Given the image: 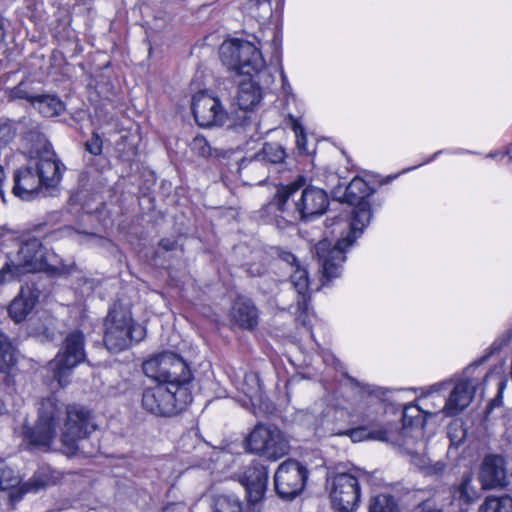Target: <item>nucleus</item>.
<instances>
[{
	"label": "nucleus",
	"mask_w": 512,
	"mask_h": 512,
	"mask_svg": "<svg viewBox=\"0 0 512 512\" xmlns=\"http://www.w3.org/2000/svg\"><path fill=\"white\" fill-rule=\"evenodd\" d=\"M220 58L229 70L247 76L239 83L237 103L240 109L236 127L245 129L252 116L250 110L262 100V79L270 78L261 51L251 42L240 39L225 41L220 47Z\"/></svg>",
	"instance_id": "obj_1"
},
{
	"label": "nucleus",
	"mask_w": 512,
	"mask_h": 512,
	"mask_svg": "<svg viewBox=\"0 0 512 512\" xmlns=\"http://www.w3.org/2000/svg\"><path fill=\"white\" fill-rule=\"evenodd\" d=\"M372 217L369 202L356 205L349 220L343 216L327 218V225H341L348 227L345 237L338 239L334 244L328 239H322L315 245V253L321 266L323 285L341 275L342 264L346 260V249L352 246L355 240L363 233Z\"/></svg>",
	"instance_id": "obj_2"
},
{
	"label": "nucleus",
	"mask_w": 512,
	"mask_h": 512,
	"mask_svg": "<svg viewBox=\"0 0 512 512\" xmlns=\"http://www.w3.org/2000/svg\"><path fill=\"white\" fill-rule=\"evenodd\" d=\"M304 185L305 178L300 176L298 180L279 187L270 207L278 210L284 218H289V221H310L321 216L329 204L326 192L314 186L304 188Z\"/></svg>",
	"instance_id": "obj_3"
},
{
	"label": "nucleus",
	"mask_w": 512,
	"mask_h": 512,
	"mask_svg": "<svg viewBox=\"0 0 512 512\" xmlns=\"http://www.w3.org/2000/svg\"><path fill=\"white\" fill-rule=\"evenodd\" d=\"M92 412L84 406L71 404L66 407V418L61 431V443L66 456H91L97 452L98 447L85 449L84 441L96 430Z\"/></svg>",
	"instance_id": "obj_4"
},
{
	"label": "nucleus",
	"mask_w": 512,
	"mask_h": 512,
	"mask_svg": "<svg viewBox=\"0 0 512 512\" xmlns=\"http://www.w3.org/2000/svg\"><path fill=\"white\" fill-rule=\"evenodd\" d=\"M104 345L112 353L129 348L133 342L144 339L145 328L134 322L131 312L120 304H114L104 319Z\"/></svg>",
	"instance_id": "obj_5"
},
{
	"label": "nucleus",
	"mask_w": 512,
	"mask_h": 512,
	"mask_svg": "<svg viewBox=\"0 0 512 512\" xmlns=\"http://www.w3.org/2000/svg\"><path fill=\"white\" fill-rule=\"evenodd\" d=\"M192 402L189 387L177 384L157 383L147 387L142 393V407L151 414L171 417L183 411Z\"/></svg>",
	"instance_id": "obj_6"
},
{
	"label": "nucleus",
	"mask_w": 512,
	"mask_h": 512,
	"mask_svg": "<svg viewBox=\"0 0 512 512\" xmlns=\"http://www.w3.org/2000/svg\"><path fill=\"white\" fill-rule=\"evenodd\" d=\"M63 405L51 395L41 400L34 426H23L24 440L31 446L48 449L57 435Z\"/></svg>",
	"instance_id": "obj_7"
},
{
	"label": "nucleus",
	"mask_w": 512,
	"mask_h": 512,
	"mask_svg": "<svg viewBox=\"0 0 512 512\" xmlns=\"http://www.w3.org/2000/svg\"><path fill=\"white\" fill-rule=\"evenodd\" d=\"M52 267L46 247L31 238L20 247L16 261L7 262L0 270V284L12 281L25 273L44 271Z\"/></svg>",
	"instance_id": "obj_8"
},
{
	"label": "nucleus",
	"mask_w": 512,
	"mask_h": 512,
	"mask_svg": "<svg viewBox=\"0 0 512 512\" xmlns=\"http://www.w3.org/2000/svg\"><path fill=\"white\" fill-rule=\"evenodd\" d=\"M142 369L144 374L159 383L177 384L189 387L193 374L186 361L173 352H163L146 360Z\"/></svg>",
	"instance_id": "obj_9"
},
{
	"label": "nucleus",
	"mask_w": 512,
	"mask_h": 512,
	"mask_svg": "<svg viewBox=\"0 0 512 512\" xmlns=\"http://www.w3.org/2000/svg\"><path fill=\"white\" fill-rule=\"evenodd\" d=\"M85 359V336L81 330L74 329L66 334L61 349L48 363V369L53 372L59 386L64 387L68 384L72 369Z\"/></svg>",
	"instance_id": "obj_10"
},
{
	"label": "nucleus",
	"mask_w": 512,
	"mask_h": 512,
	"mask_svg": "<svg viewBox=\"0 0 512 512\" xmlns=\"http://www.w3.org/2000/svg\"><path fill=\"white\" fill-rule=\"evenodd\" d=\"M327 488L332 507L338 512H352L360 502L359 479L350 472L329 473Z\"/></svg>",
	"instance_id": "obj_11"
},
{
	"label": "nucleus",
	"mask_w": 512,
	"mask_h": 512,
	"mask_svg": "<svg viewBox=\"0 0 512 512\" xmlns=\"http://www.w3.org/2000/svg\"><path fill=\"white\" fill-rule=\"evenodd\" d=\"M245 442L249 452L272 461L287 455L290 450L288 440L278 428L262 424L255 426Z\"/></svg>",
	"instance_id": "obj_12"
},
{
	"label": "nucleus",
	"mask_w": 512,
	"mask_h": 512,
	"mask_svg": "<svg viewBox=\"0 0 512 512\" xmlns=\"http://www.w3.org/2000/svg\"><path fill=\"white\" fill-rule=\"evenodd\" d=\"M421 414L422 410L418 406L408 405L403 411L401 429L379 428L372 434V437L377 441L388 443L409 439L413 445L418 443L423 448L425 420Z\"/></svg>",
	"instance_id": "obj_13"
},
{
	"label": "nucleus",
	"mask_w": 512,
	"mask_h": 512,
	"mask_svg": "<svg viewBox=\"0 0 512 512\" xmlns=\"http://www.w3.org/2000/svg\"><path fill=\"white\" fill-rule=\"evenodd\" d=\"M307 478V468L297 460L288 459L275 472V491L282 499L291 500L303 491Z\"/></svg>",
	"instance_id": "obj_14"
},
{
	"label": "nucleus",
	"mask_w": 512,
	"mask_h": 512,
	"mask_svg": "<svg viewBox=\"0 0 512 512\" xmlns=\"http://www.w3.org/2000/svg\"><path fill=\"white\" fill-rule=\"evenodd\" d=\"M191 109L196 123L201 127L222 126L227 120V113L219 99L205 92L193 96Z\"/></svg>",
	"instance_id": "obj_15"
},
{
	"label": "nucleus",
	"mask_w": 512,
	"mask_h": 512,
	"mask_svg": "<svg viewBox=\"0 0 512 512\" xmlns=\"http://www.w3.org/2000/svg\"><path fill=\"white\" fill-rule=\"evenodd\" d=\"M275 252L279 259L294 267L290 276V280L298 293L297 306L301 313H307L310 296L309 291V277L306 268L299 264L297 257L290 251H285L281 248H275Z\"/></svg>",
	"instance_id": "obj_16"
},
{
	"label": "nucleus",
	"mask_w": 512,
	"mask_h": 512,
	"mask_svg": "<svg viewBox=\"0 0 512 512\" xmlns=\"http://www.w3.org/2000/svg\"><path fill=\"white\" fill-rule=\"evenodd\" d=\"M268 481L267 468L260 463H252L248 466L241 478V483L246 489L248 500L256 504L264 497Z\"/></svg>",
	"instance_id": "obj_17"
},
{
	"label": "nucleus",
	"mask_w": 512,
	"mask_h": 512,
	"mask_svg": "<svg viewBox=\"0 0 512 512\" xmlns=\"http://www.w3.org/2000/svg\"><path fill=\"white\" fill-rule=\"evenodd\" d=\"M507 472L504 457L500 455H488L484 458L479 480L484 489L503 487L506 484Z\"/></svg>",
	"instance_id": "obj_18"
},
{
	"label": "nucleus",
	"mask_w": 512,
	"mask_h": 512,
	"mask_svg": "<svg viewBox=\"0 0 512 512\" xmlns=\"http://www.w3.org/2000/svg\"><path fill=\"white\" fill-rule=\"evenodd\" d=\"M475 393V384L471 379L457 382L445 401L442 411L447 416L462 412L471 402Z\"/></svg>",
	"instance_id": "obj_19"
},
{
	"label": "nucleus",
	"mask_w": 512,
	"mask_h": 512,
	"mask_svg": "<svg viewBox=\"0 0 512 512\" xmlns=\"http://www.w3.org/2000/svg\"><path fill=\"white\" fill-rule=\"evenodd\" d=\"M332 194L340 202L356 206L362 202H368L367 198L372 194V189L365 180L355 177L347 185L338 184Z\"/></svg>",
	"instance_id": "obj_20"
},
{
	"label": "nucleus",
	"mask_w": 512,
	"mask_h": 512,
	"mask_svg": "<svg viewBox=\"0 0 512 512\" xmlns=\"http://www.w3.org/2000/svg\"><path fill=\"white\" fill-rule=\"evenodd\" d=\"M42 183L32 166L18 169L14 174L12 192L22 200H29L38 192Z\"/></svg>",
	"instance_id": "obj_21"
},
{
	"label": "nucleus",
	"mask_w": 512,
	"mask_h": 512,
	"mask_svg": "<svg viewBox=\"0 0 512 512\" xmlns=\"http://www.w3.org/2000/svg\"><path fill=\"white\" fill-rule=\"evenodd\" d=\"M42 185L46 187L56 186L62 177L60 162L53 152L46 151L33 167Z\"/></svg>",
	"instance_id": "obj_22"
},
{
	"label": "nucleus",
	"mask_w": 512,
	"mask_h": 512,
	"mask_svg": "<svg viewBox=\"0 0 512 512\" xmlns=\"http://www.w3.org/2000/svg\"><path fill=\"white\" fill-rule=\"evenodd\" d=\"M258 309L246 298H237L231 308V319L239 327L252 330L258 324Z\"/></svg>",
	"instance_id": "obj_23"
},
{
	"label": "nucleus",
	"mask_w": 512,
	"mask_h": 512,
	"mask_svg": "<svg viewBox=\"0 0 512 512\" xmlns=\"http://www.w3.org/2000/svg\"><path fill=\"white\" fill-rule=\"evenodd\" d=\"M239 172L242 176L249 179H243L245 183L262 184L268 179V165L255 154L251 158H244L239 164Z\"/></svg>",
	"instance_id": "obj_24"
},
{
	"label": "nucleus",
	"mask_w": 512,
	"mask_h": 512,
	"mask_svg": "<svg viewBox=\"0 0 512 512\" xmlns=\"http://www.w3.org/2000/svg\"><path fill=\"white\" fill-rule=\"evenodd\" d=\"M395 447H398V449L409 455L411 457V463L421 472L425 470V467L427 466L430 459L426 457L425 455V449H426V442L424 441V447L421 448V446L417 444H412L409 439H403L401 441H395L390 442Z\"/></svg>",
	"instance_id": "obj_25"
},
{
	"label": "nucleus",
	"mask_w": 512,
	"mask_h": 512,
	"mask_svg": "<svg viewBox=\"0 0 512 512\" xmlns=\"http://www.w3.org/2000/svg\"><path fill=\"white\" fill-rule=\"evenodd\" d=\"M473 475L471 472H465L460 482L451 488V495L453 500L458 501L460 504L473 503L478 495L477 490L472 485Z\"/></svg>",
	"instance_id": "obj_26"
},
{
	"label": "nucleus",
	"mask_w": 512,
	"mask_h": 512,
	"mask_svg": "<svg viewBox=\"0 0 512 512\" xmlns=\"http://www.w3.org/2000/svg\"><path fill=\"white\" fill-rule=\"evenodd\" d=\"M36 300L32 297L31 293H24L23 290L20 291L18 296H16L11 302L8 312L10 317L16 322L19 323L27 317V315L33 310L35 306Z\"/></svg>",
	"instance_id": "obj_27"
},
{
	"label": "nucleus",
	"mask_w": 512,
	"mask_h": 512,
	"mask_svg": "<svg viewBox=\"0 0 512 512\" xmlns=\"http://www.w3.org/2000/svg\"><path fill=\"white\" fill-rule=\"evenodd\" d=\"M33 107L44 117L59 116L65 110L64 102L54 94H39Z\"/></svg>",
	"instance_id": "obj_28"
},
{
	"label": "nucleus",
	"mask_w": 512,
	"mask_h": 512,
	"mask_svg": "<svg viewBox=\"0 0 512 512\" xmlns=\"http://www.w3.org/2000/svg\"><path fill=\"white\" fill-rule=\"evenodd\" d=\"M30 333L42 340L52 341L56 337L55 319L45 314L38 318L36 321H30Z\"/></svg>",
	"instance_id": "obj_29"
},
{
	"label": "nucleus",
	"mask_w": 512,
	"mask_h": 512,
	"mask_svg": "<svg viewBox=\"0 0 512 512\" xmlns=\"http://www.w3.org/2000/svg\"><path fill=\"white\" fill-rule=\"evenodd\" d=\"M368 512H400V508L394 496L383 493L370 498Z\"/></svg>",
	"instance_id": "obj_30"
},
{
	"label": "nucleus",
	"mask_w": 512,
	"mask_h": 512,
	"mask_svg": "<svg viewBox=\"0 0 512 512\" xmlns=\"http://www.w3.org/2000/svg\"><path fill=\"white\" fill-rule=\"evenodd\" d=\"M479 512H512V497L507 494L487 497Z\"/></svg>",
	"instance_id": "obj_31"
},
{
	"label": "nucleus",
	"mask_w": 512,
	"mask_h": 512,
	"mask_svg": "<svg viewBox=\"0 0 512 512\" xmlns=\"http://www.w3.org/2000/svg\"><path fill=\"white\" fill-rule=\"evenodd\" d=\"M14 349L8 338L0 331V372L6 373L14 364Z\"/></svg>",
	"instance_id": "obj_32"
},
{
	"label": "nucleus",
	"mask_w": 512,
	"mask_h": 512,
	"mask_svg": "<svg viewBox=\"0 0 512 512\" xmlns=\"http://www.w3.org/2000/svg\"><path fill=\"white\" fill-rule=\"evenodd\" d=\"M257 154L267 165L281 163L286 157L285 150L277 143H265Z\"/></svg>",
	"instance_id": "obj_33"
},
{
	"label": "nucleus",
	"mask_w": 512,
	"mask_h": 512,
	"mask_svg": "<svg viewBox=\"0 0 512 512\" xmlns=\"http://www.w3.org/2000/svg\"><path fill=\"white\" fill-rule=\"evenodd\" d=\"M214 512H244V510L237 496L219 495L214 500Z\"/></svg>",
	"instance_id": "obj_34"
},
{
	"label": "nucleus",
	"mask_w": 512,
	"mask_h": 512,
	"mask_svg": "<svg viewBox=\"0 0 512 512\" xmlns=\"http://www.w3.org/2000/svg\"><path fill=\"white\" fill-rule=\"evenodd\" d=\"M241 390L250 399L260 398L262 385L258 374L254 372L246 373L243 378Z\"/></svg>",
	"instance_id": "obj_35"
},
{
	"label": "nucleus",
	"mask_w": 512,
	"mask_h": 512,
	"mask_svg": "<svg viewBox=\"0 0 512 512\" xmlns=\"http://www.w3.org/2000/svg\"><path fill=\"white\" fill-rule=\"evenodd\" d=\"M20 483V477L5 460L0 459V490L16 487Z\"/></svg>",
	"instance_id": "obj_36"
},
{
	"label": "nucleus",
	"mask_w": 512,
	"mask_h": 512,
	"mask_svg": "<svg viewBox=\"0 0 512 512\" xmlns=\"http://www.w3.org/2000/svg\"><path fill=\"white\" fill-rule=\"evenodd\" d=\"M190 148L196 155L207 158L211 155V147L205 137L198 135L193 138Z\"/></svg>",
	"instance_id": "obj_37"
},
{
	"label": "nucleus",
	"mask_w": 512,
	"mask_h": 512,
	"mask_svg": "<svg viewBox=\"0 0 512 512\" xmlns=\"http://www.w3.org/2000/svg\"><path fill=\"white\" fill-rule=\"evenodd\" d=\"M39 94H34L30 87L29 83L26 81L20 82L14 89H13V96L18 99H24L31 103L33 106L36 98Z\"/></svg>",
	"instance_id": "obj_38"
},
{
	"label": "nucleus",
	"mask_w": 512,
	"mask_h": 512,
	"mask_svg": "<svg viewBox=\"0 0 512 512\" xmlns=\"http://www.w3.org/2000/svg\"><path fill=\"white\" fill-rule=\"evenodd\" d=\"M374 430H368L366 427H357L351 430H348L344 434H347L350 436V438L354 441H362L364 439H372L376 440L374 437H372V434L376 431Z\"/></svg>",
	"instance_id": "obj_39"
},
{
	"label": "nucleus",
	"mask_w": 512,
	"mask_h": 512,
	"mask_svg": "<svg viewBox=\"0 0 512 512\" xmlns=\"http://www.w3.org/2000/svg\"><path fill=\"white\" fill-rule=\"evenodd\" d=\"M445 470L446 464L444 462L436 461L432 463L429 461L422 474L428 477H439L444 474Z\"/></svg>",
	"instance_id": "obj_40"
},
{
	"label": "nucleus",
	"mask_w": 512,
	"mask_h": 512,
	"mask_svg": "<svg viewBox=\"0 0 512 512\" xmlns=\"http://www.w3.org/2000/svg\"><path fill=\"white\" fill-rule=\"evenodd\" d=\"M85 146H86V150L89 153L97 156L102 153L103 142L98 134L93 133L92 137L89 140H87Z\"/></svg>",
	"instance_id": "obj_41"
},
{
	"label": "nucleus",
	"mask_w": 512,
	"mask_h": 512,
	"mask_svg": "<svg viewBox=\"0 0 512 512\" xmlns=\"http://www.w3.org/2000/svg\"><path fill=\"white\" fill-rule=\"evenodd\" d=\"M15 137V131L9 124H0V149L6 147Z\"/></svg>",
	"instance_id": "obj_42"
},
{
	"label": "nucleus",
	"mask_w": 512,
	"mask_h": 512,
	"mask_svg": "<svg viewBox=\"0 0 512 512\" xmlns=\"http://www.w3.org/2000/svg\"><path fill=\"white\" fill-rule=\"evenodd\" d=\"M9 490H11L9 494V499L12 506L14 507L16 503L22 500L23 496L27 493L28 488L26 487V485H22L19 487L18 485H16V487L10 488Z\"/></svg>",
	"instance_id": "obj_43"
},
{
	"label": "nucleus",
	"mask_w": 512,
	"mask_h": 512,
	"mask_svg": "<svg viewBox=\"0 0 512 512\" xmlns=\"http://www.w3.org/2000/svg\"><path fill=\"white\" fill-rule=\"evenodd\" d=\"M412 512H443L442 509L437 507V505L432 500H425L418 505H416Z\"/></svg>",
	"instance_id": "obj_44"
},
{
	"label": "nucleus",
	"mask_w": 512,
	"mask_h": 512,
	"mask_svg": "<svg viewBox=\"0 0 512 512\" xmlns=\"http://www.w3.org/2000/svg\"><path fill=\"white\" fill-rule=\"evenodd\" d=\"M159 246L165 251H172L176 248L177 242L173 239L164 238L160 240Z\"/></svg>",
	"instance_id": "obj_45"
},
{
	"label": "nucleus",
	"mask_w": 512,
	"mask_h": 512,
	"mask_svg": "<svg viewBox=\"0 0 512 512\" xmlns=\"http://www.w3.org/2000/svg\"><path fill=\"white\" fill-rule=\"evenodd\" d=\"M293 129H294V131H295V133H296V136H297V138H298L297 142H298V144L300 145V136H302V138H304V129H303V127H302L300 124H298L297 122H295V123H294V125H293Z\"/></svg>",
	"instance_id": "obj_46"
},
{
	"label": "nucleus",
	"mask_w": 512,
	"mask_h": 512,
	"mask_svg": "<svg viewBox=\"0 0 512 512\" xmlns=\"http://www.w3.org/2000/svg\"><path fill=\"white\" fill-rule=\"evenodd\" d=\"M4 180H5V173H4L2 166L0 165V197L3 200H4V194H3L2 187H3Z\"/></svg>",
	"instance_id": "obj_47"
},
{
	"label": "nucleus",
	"mask_w": 512,
	"mask_h": 512,
	"mask_svg": "<svg viewBox=\"0 0 512 512\" xmlns=\"http://www.w3.org/2000/svg\"><path fill=\"white\" fill-rule=\"evenodd\" d=\"M249 1L255 7H259L263 4H268L270 2V0H249Z\"/></svg>",
	"instance_id": "obj_48"
},
{
	"label": "nucleus",
	"mask_w": 512,
	"mask_h": 512,
	"mask_svg": "<svg viewBox=\"0 0 512 512\" xmlns=\"http://www.w3.org/2000/svg\"><path fill=\"white\" fill-rule=\"evenodd\" d=\"M253 276L261 275L263 273V270L261 268H257L255 271H251Z\"/></svg>",
	"instance_id": "obj_49"
},
{
	"label": "nucleus",
	"mask_w": 512,
	"mask_h": 512,
	"mask_svg": "<svg viewBox=\"0 0 512 512\" xmlns=\"http://www.w3.org/2000/svg\"><path fill=\"white\" fill-rule=\"evenodd\" d=\"M444 385L445 384H438V385L433 386L432 389L435 390V391H438Z\"/></svg>",
	"instance_id": "obj_50"
},
{
	"label": "nucleus",
	"mask_w": 512,
	"mask_h": 512,
	"mask_svg": "<svg viewBox=\"0 0 512 512\" xmlns=\"http://www.w3.org/2000/svg\"><path fill=\"white\" fill-rule=\"evenodd\" d=\"M441 151H437L429 160H427L426 162H429L431 160H433L438 154H440Z\"/></svg>",
	"instance_id": "obj_51"
},
{
	"label": "nucleus",
	"mask_w": 512,
	"mask_h": 512,
	"mask_svg": "<svg viewBox=\"0 0 512 512\" xmlns=\"http://www.w3.org/2000/svg\"><path fill=\"white\" fill-rule=\"evenodd\" d=\"M4 410V404L0 402V415L3 413Z\"/></svg>",
	"instance_id": "obj_52"
},
{
	"label": "nucleus",
	"mask_w": 512,
	"mask_h": 512,
	"mask_svg": "<svg viewBox=\"0 0 512 512\" xmlns=\"http://www.w3.org/2000/svg\"><path fill=\"white\" fill-rule=\"evenodd\" d=\"M282 79H283V82H285L286 76L284 74H282Z\"/></svg>",
	"instance_id": "obj_53"
},
{
	"label": "nucleus",
	"mask_w": 512,
	"mask_h": 512,
	"mask_svg": "<svg viewBox=\"0 0 512 512\" xmlns=\"http://www.w3.org/2000/svg\"><path fill=\"white\" fill-rule=\"evenodd\" d=\"M367 391H368V393H370V394H373V393H374V390H370V389H368Z\"/></svg>",
	"instance_id": "obj_54"
}]
</instances>
